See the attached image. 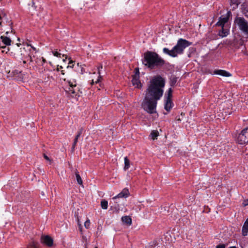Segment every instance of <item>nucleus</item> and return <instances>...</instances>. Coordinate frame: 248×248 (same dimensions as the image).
<instances>
[{"instance_id": "4", "label": "nucleus", "mask_w": 248, "mask_h": 248, "mask_svg": "<svg viewBox=\"0 0 248 248\" xmlns=\"http://www.w3.org/2000/svg\"><path fill=\"white\" fill-rule=\"evenodd\" d=\"M234 24L248 37V22L244 17H236L234 21Z\"/></svg>"}, {"instance_id": "38", "label": "nucleus", "mask_w": 248, "mask_h": 248, "mask_svg": "<svg viewBox=\"0 0 248 248\" xmlns=\"http://www.w3.org/2000/svg\"><path fill=\"white\" fill-rule=\"evenodd\" d=\"M82 130H83V128H80V129L78 131V133H80V135H81V134H82Z\"/></svg>"}, {"instance_id": "3", "label": "nucleus", "mask_w": 248, "mask_h": 248, "mask_svg": "<svg viewBox=\"0 0 248 248\" xmlns=\"http://www.w3.org/2000/svg\"><path fill=\"white\" fill-rule=\"evenodd\" d=\"M191 44L187 40L181 38L178 40L176 45L171 50H169L168 48L165 47L163 49V52L172 57H176L178 55L183 54L184 49L191 45Z\"/></svg>"}, {"instance_id": "34", "label": "nucleus", "mask_w": 248, "mask_h": 248, "mask_svg": "<svg viewBox=\"0 0 248 248\" xmlns=\"http://www.w3.org/2000/svg\"><path fill=\"white\" fill-rule=\"evenodd\" d=\"M243 204L244 206L248 205V199L244 201Z\"/></svg>"}, {"instance_id": "21", "label": "nucleus", "mask_w": 248, "mask_h": 248, "mask_svg": "<svg viewBox=\"0 0 248 248\" xmlns=\"http://www.w3.org/2000/svg\"><path fill=\"white\" fill-rule=\"evenodd\" d=\"M240 3L239 0H231V5L233 6V9L236 8Z\"/></svg>"}, {"instance_id": "51", "label": "nucleus", "mask_w": 248, "mask_h": 248, "mask_svg": "<svg viewBox=\"0 0 248 248\" xmlns=\"http://www.w3.org/2000/svg\"><path fill=\"white\" fill-rule=\"evenodd\" d=\"M95 248H98L97 247H95Z\"/></svg>"}, {"instance_id": "35", "label": "nucleus", "mask_w": 248, "mask_h": 248, "mask_svg": "<svg viewBox=\"0 0 248 248\" xmlns=\"http://www.w3.org/2000/svg\"><path fill=\"white\" fill-rule=\"evenodd\" d=\"M78 226H79V228L80 229V231L81 232L82 231V226H81V225L79 223V220H78Z\"/></svg>"}, {"instance_id": "45", "label": "nucleus", "mask_w": 248, "mask_h": 248, "mask_svg": "<svg viewBox=\"0 0 248 248\" xmlns=\"http://www.w3.org/2000/svg\"><path fill=\"white\" fill-rule=\"evenodd\" d=\"M229 248H236L235 247H230Z\"/></svg>"}, {"instance_id": "27", "label": "nucleus", "mask_w": 248, "mask_h": 248, "mask_svg": "<svg viewBox=\"0 0 248 248\" xmlns=\"http://www.w3.org/2000/svg\"><path fill=\"white\" fill-rule=\"evenodd\" d=\"M103 66L102 65H100L98 67V74H99V77L98 79L95 81L96 83H98L100 81V79L101 78V76H100V70L101 69H102Z\"/></svg>"}, {"instance_id": "10", "label": "nucleus", "mask_w": 248, "mask_h": 248, "mask_svg": "<svg viewBox=\"0 0 248 248\" xmlns=\"http://www.w3.org/2000/svg\"><path fill=\"white\" fill-rule=\"evenodd\" d=\"M12 22L11 20L7 18L6 17H4L2 19L1 21H0V26H2L3 25H9L10 27V29L11 30V32H13V30L11 25H12Z\"/></svg>"}, {"instance_id": "37", "label": "nucleus", "mask_w": 248, "mask_h": 248, "mask_svg": "<svg viewBox=\"0 0 248 248\" xmlns=\"http://www.w3.org/2000/svg\"><path fill=\"white\" fill-rule=\"evenodd\" d=\"M227 16L226 17H229L231 15V11H228L227 14Z\"/></svg>"}, {"instance_id": "31", "label": "nucleus", "mask_w": 248, "mask_h": 248, "mask_svg": "<svg viewBox=\"0 0 248 248\" xmlns=\"http://www.w3.org/2000/svg\"><path fill=\"white\" fill-rule=\"evenodd\" d=\"M124 198L121 192L119 193L117 196L113 197V199H116V198Z\"/></svg>"}, {"instance_id": "20", "label": "nucleus", "mask_w": 248, "mask_h": 248, "mask_svg": "<svg viewBox=\"0 0 248 248\" xmlns=\"http://www.w3.org/2000/svg\"><path fill=\"white\" fill-rule=\"evenodd\" d=\"M124 170H126L129 169L130 167V161L127 156L124 157Z\"/></svg>"}, {"instance_id": "39", "label": "nucleus", "mask_w": 248, "mask_h": 248, "mask_svg": "<svg viewBox=\"0 0 248 248\" xmlns=\"http://www.w3.org/2000/svg\"><path fill=\"white\" fill-rule=\"evenodd\" d=\"M62 66H58L57 70L59 71L61 69H62Z\"/></svg>"}, {"instance_id": "24", "label": "nucleus", "mask_w": 248, "mask_h": 248, "mask_svg": "<svg viewBox=\"0 0 248 248\" xmlns=\"http://www.w3.org/2000/svg\"><path fill=\"white\" fill-rule=\"evenodd\" d=\"M108 202L106 200H103L101 202V206L103 209H107L108 208Z\"/></svg>"}, {"instance_id": "50", "label": "nucleus", "mask_w": 248, "mask_h": 248, "mask_svg": "<svg viewBox=\"0 0 248 248\" xmlns=\"http://www.w3.org/2000/svg\"><path fill=\"white\" fill-rule=\"evenodd\" d=\"M0 19H1V16H0Z\"/></svg>"}, {"instance_id": "8", "label": "nucleus", "mask_w": 248, "mask_h": 248, "mask_svg": "<svg viewBox=\"0 0 248 248\" xmlns=\"http://www.w3.org/2000/svg\"><path fill=\"white\" fill-rule=\"evenodd\" d=\"M41 242L48 247H51L53 244L52 238L48 235L42 236L41 238Z\"/></svg>"}, {"instance_id": "26", "label": "nucleus", "mask_w": 248, "mask_h": 248, "mask_svg": "<svg viewBox=\"0 0 248 248\" xmlns=\"http://www.w3.org/2000/svg\"><path fill=\"white\" fill-rule=\"evenodd\" d=\"M177 81V78L173 77L170 78V85L171 86H174Z\"/></svg>"}, {"instance_id": "41", "label": "nucleus", "mask_w": 248, "mask_h": 248, "mask_svg": "<svg viewBox=\"0 0 248 248\" xmlns=\"http://www.w3.org/2000/svg\"><path fill=\"white\" fill-rule=\"evenodd\" d=\"M176 120L177 121H179V122H181V118L180 117H179V118L176 117Z\"/></svg>"}, {"instance_id": "12", "label": "nucleus", "mask_w": 248, "mask_h": 248, "mask_svg": "<svg viewBox=\"0 0 248 248\" xmlns=\"http://www.w3.org/2000/svg\"><path fill=\"white\" fill-rule=\"evenodd\" d=\"M230 31L228 29L224 27H221V30L218 31V35L221 38L226 37L229 34Z\"/></svg>"}, {"instance_id": "48", "label": "nucleus", "mask_w": 248, "mask_h": 248, "mask_svg": "<svg viewBox=\"0 0 248 248\" xmlns=\"http://www.w3.org/2000/svg\"><path fill=\"white\" fill-rule=\"evenodd\" d=\"M23 63H26V62L25 61H23Z\"/></svg>"}, {"instance_id": "44", "label": "nucleus", "mask_w": 248, "mask_h": 248, "mask_svg": "<svg viewBox=\"0 0 248 248\" xmlns=\"http://www.w3.org/2000/svg\"><path fill=\"white\" fill-rule=\"evenodd\" d=\"M9 32L8 31H7L6 32V34L7 35H8V33H9Z\"/></svg>"}, {"instance_id": "49", "label": "nucleus", "mask_w": 248, "mask_h": 248, "mask_svg": "<svg viewBox=\"0 0 248 248\" xmlns=\"http://www.w3.org/2000/svg\"><path fill=\"white\" fill-rule=\"evenodd\" d=\"M93 83H94V81H93V80H92V83L93 84Z\"/></svg>"}, {"instance_id": "5", "label": "nucleus", "mask_w": 248, "mask_h": 248, "mask_svg": "<svg viewBox=\"0 0 248 248\" xmlns=\"http://www.w3.org/2000/svg\"><path fill=\"white\" fill-rule=\"evenodd\" d=\"M69 87L66 90V92L71 95L73 97L74 96L79 95L78 93L79 90L77 86V81L75 78H70L68 80Z\"/></svg>"}, {"instance_id": "32", "label": "nucleus", "mask_w": 248, "mask_h": 248, "mask_svg": "<svg viewBox=\"0 0 248 248\" xmlns=\"http://www.w3.org/2000/svg\"><path fill=\"white\" fill-rule=\"evenodd\" d=\"M73 62L72 61H70L69 62V65L68 66H67L66 68H68L69 67L73 68L74 66V64L71 65V64L73 63Z\"/></svg>"}, {"instance_id": "13", "label": "nucleus", "mask_w": 248, "mask_h": 248, "mask_svg": "<svg viewBox=\"0 0 248 248\" xmlns=\"http://www.w3.org/2000/svg\"><path fill=\"white\" fill-rule=\"evenodd\" d=\"M228 21V17H220L216 25L217 26L224 27L225 24Z\"/></svg>"}, {"instance_id": "18", "label": "nucleus", "mask_w": 248, "mask_h": 248, "mask_svg": "<svg viewBox=\"0 0 248 248\" xmlns=\"http://www.w3.org/2000/svg\"><path fill=\"white\" fill-rule=\"evenodd\" d=\"M158 136H159V133L157 130L152 131L150 135L151 138L153 140L156 139L157 137Z\"/></svg>"}, {"instance_id": "2", "label": "nucleus", "mask_w": 248, "mask_h": 248, "mask_svg": "<svg viewBox=\"0 0 248 248\" xmlns=\"http://www.w3.org/2000/svg\"><path fill=\"white\" fill-rule=\"evenodd\" d=\"M143 63L148 67L153 68L163 65L165 61L155 52L147 51L144 53Z\"/></svg>"}, {"instance_id": "25", "label": "nucleus", "mask_w": 248, "mask_h": 248, "mask_svg": "<svg viewBox=\"0 0 248 248\" xmlns=\"http://www.w3.org/2000/svg\"><path fill=\"white\" fill-rule=\"evenodd\" d=\"M124 198L127 197L129 195L128 189L127 188H124L121 192Z\"/></svg>"}, {"instance_id": "9", "label": "nucleus", "mask_w": 248, "mask_h": 248, "mask_svg": "<svg viewBox=\"0 0 248 248\" xmlns=\"http://www.w3.org/2000/svg\"><path fill=\"white\" fill-rule=\"evenodd\" d=\"M13 77L15 79L17 80H21L23 78V74L21 71L18 70H15L11 73Z\"/></svg>"}, {"instance_id": "17", "label": "nucleus", "mask_w": 248, "mask_h": 248, "mask_svg": "<svg viewBox=\"0 0 248 248\" xmlns=\"http://www.w3.org/2000/svg\"><path fill=\"white\" fill-rule=\"evenodd\" d=\"M0 39L4 45L8 46L11 44V40L9 37L7 36H1L0 37Z\"/></svg>"}, {"instance_id": "29", "label": "nucleus", "mask_w": 248, "mask_h": 248, "mask_svg": "<svg viewBox=\"0 0 248 248\" xmlns=\"http://www.w3.org/2000/svg\"><path fill=\"white\" fill-rule=\"evenodd\" d=\"M78 140V139L75 138L74 143L73 144L72 147V152H74L75 150V148L77 143Z\"/></svg>"}, {"instance_id": "30", "label": "nucleus", "mask_w": 248, "mask_h": 248, "mask_svg": "<svg viewBox=\"0 0 248 248\" xmlns=\"http://www.w3.org/2000/svg\"><path fill=\"white\" fill-rule=\"evenodd\" d=\"M90 225V221L89 219H88L84 223V226L86 229H89Z\"/></svg>"}, {"instance_id": "14", "label": "nucleus", "mask_w": 248, "mask_h": 248, "mask_svg": "<svg viewBox=\"0 0 248 248\" xmlns=\"http://www.w3.org/2000/svg\"><path fill=\"white\" fill-rule=\"evenodd\" d=\"M242 232L243 236H247L248 234V218L243 226Z\"/></svg>"}, {"instance_id": "11", "label": "nucleus", "mask_w": 248, "mask_h": 248, "mask_svg": "<svg viewBox=\"0 0 248 248\" xmlns=\"http://www.w3.org/2000/svg\"><path fill=\"white\" fill-rule=\"evenodd\" d=\"M214 74L225 77H229L231 76V74L229 72L223 70H215L214 71Z\"/></svg>"}, {"instance_id": "42", "label": "nucleus", "mask_w": 248, "mask_h": 248, "mask_svg": "<svg viewBox=\"0 0 248 248\" xmlns=\"http://www.w3.org/2000/svg\"><path fill=\"white\" fill-rule=\"evenodd\" d=\"M80 71H81L80 73H81V74H83V71H82L83 68L80 67Z\"/></svg>"}, {"instance_id": "33", "label": "nucleus", "mask_w": 248, "mask_h": 248, "mask_svg": "<svg viewBox=\"0 0 248 248\" xmlns=\"http://www.w3.org/2000/svg\"><path fill=\"white\" fill-rule=\"evenodd\" d=\"M216 248H225V245L223 244L217 245Z\"/></svg>"}, {"instance_id": "43", "label": "nucleus", "mask_w": 248, "mask_h": 248, "mask_svg": "<svg viewBox=\"0 0 248 248\" xmlns=\"http://www.w3.org/2000/svg\"><path fill=\"white\" fill-rule=\"evenodd\" d=\"M61 74H62V75H64V73L63 72V70H62V71H61Z\"/></svg>"}, {"instance_id": "36", "label": "nucleus", "mask_w": 248, "mask_h": 248, "mask_svg": "<svg viewBox=\"0 0 248 248\" xmlns=\"http://www.w3.org/2000/svg\"><path fill=\"white\" fill-rule=\"evenodd\" d=\"M44 158H45L46 160H49V157H48L45 154H44Z\"/></svg>"}, {"instance_id": "47", "label": "nucleus", "mask_w": 248, "mask_h": 248, "mask_svg": "<svg viewBox=\"0 0 248 248\" xmlns=\"http://www.w3.org/2000/svg\"><path fill=\"white\" fill-rule=\"evenodd\" d=\"M43 61L44 62H46V60L44 59H43Z\"/></svg>"}, {"instance_id": "16", "label": "nucleus", "mask_w": 248, "mask_h": 248, "mask_svg": "<svg viewBox=\"0 0 248 248\" xmlns=\"http://www.w3.org/2000/svg\"><path fill=\"white\" fill-rule=\"evenodd\" d=\"M123 222L128 226H130L132 223V219L129 216H124L122 217Z\"/></svg>"}, {"instance_id": "23", "label": "nucleus", "mask_w": 248, "mask_h": 248, "mask_svg": "<svg viewBox=\"0 0 248 248\" xmlns=\"http://www.w3.org/2000/svg\"><path fill=\"white\" fill-rule=\"evenodd\" d=\"M172 90L171 88H169L167 94L165 95L166 96V99H169V100H171V98L172 96Z\"/></svg>"}, {"instance_id": "7", "label": "nucleus", "mask_w": 248, "mask_h": 248, "mask_svg": "<svg viewBox=\"0 0 248 248\" xmlns=\"http://www.w3.org/2000/svg\"><path fill=\"white\" fill-rule=\"evenodd\" d=\"M135 74L133 76L132 83L137 88H140L141 87V84L139 80L140 72L138 68H135Z\"/></svg>"}, {"instance_id": "40", "label": "nucleus", "mask_w": 248, "mask_h": 248, "mask_svg": "<svg viewBox=\"0 0 248 248\" xmlns=\"http://www.w3.org/2000/svg\"><path fill=\"white\" fill-rule=\"evenodd\" d=\"M80 136V133H78L77 135H76L75 138L76 139H78V138Z\"/></svg>"}, {"instance_id": "22", "label": "nucleus", "mask_w": 248, "mask_h": 248, "mask_svg": "<svg viewBox=\"0 0 248 248\" xmlns=\"http://www.w3.org/2000/svg\"><path fill=\"white\" fill-rule=\"evenodd\" d=\"M75 175H76V179H77L78 183L80 185H82V180L81 178L80 177V176L78 173V172L77 170H76V171H75Z\"/></svg>"}, {"instance_id": "15", "label": "nucleus", "mask_w": 248, "mask_h": 248, "mask_svg": "<svg viewBox=\"0 0 248 248\" xmlns=\"http://www.w3.org/2000/svg\"><path fill=\"white\" fill-rule=\"evenodd\" d=\"M173 106V103L171 100L166 99L165 104V109L167 111L169 112Z\"/></svg>"}, {"instance_id": "1", "label": "nucleus", "mask_w": 248, "mask_h": 248, "mask_svg": "<svg viewBox=\"0 0 248 248\" xmlns=\"http://www.w3.org/2000/svg\"><path fill=\"white\" fill-rule=\"evenodd\" d=\"M165 85L164 78L159 75L154 77L149 81L141 105L143 109L148 113L155 112L157 102L163 94Z\"/></svg>"}, {"instance_id": "19", "label": "nucleus", "mask_w": 248, "mask_h": 248, "mask_svg": "<svg viewBox=\"0 0 248 248\" xmlns=\"http://www.w3.org/2000/svg\"><path fill=\"white\" fill-rule=\"evenodd\" d=\"M242 12L245 16L248 18V7L245 4L242 5Z\"/></svg>"}, {"instance_id": "28", "label": "nucleus", "mask_w": 248, "mask_h": 248, "mask_svg": "<svg viewBox=\"0 0 248 248\" xmlns=\"http://www.w3.org/2000/svg\"><path fill=\"white\" fill-rule=\"evenodd\" d=\"M53 54L57 57H61V53H59L57 50H54L52 51Z\"/></svg>"}, {"instance_id": "46", "label": "nucleus", "mask_w": 248, "mask_h": 248, "mask_svg": "<svg viewBox=\"0 0 248 248\" xmlns=\"http://www.w3.org/2000/svg\"><path fill=\"white\" fill-rule=\"evenodd\" d=\"M30 61L31 62L32 60V58L31 57V56H30Z\"/></svg>"}, {"instance_id": "6", "label": "nucleus", "mask_w": 248, "mask_h": 248, "mask_svg": "<svg viewBox=\"0 0 248 248\" xmlns=\"http://www.w3.org/2000/svg\"><path fill=\"white\" fill-rule=\"evenodd\" d=\"M237 142L240 144H244L248 142V127L244 128L239 134Z\"/></svg>"}]
</instances>
